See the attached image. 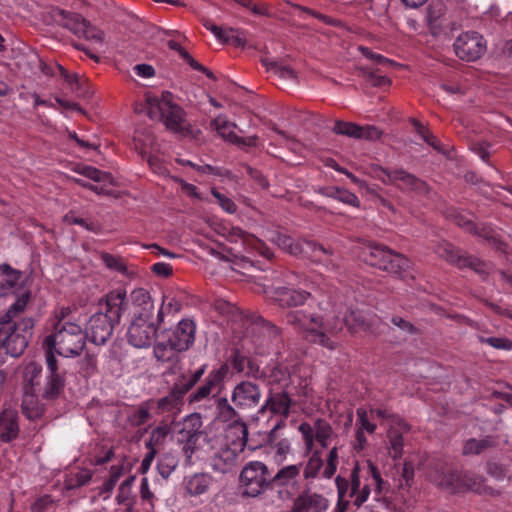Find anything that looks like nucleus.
Returning a JSON list of instances; mask_svg holds the SVG:
<instances>
[{
	"label": "nucleus",
	"mask_w": 512,
	"mask_h": 512,
	"mask_svg": "<svg viewBox=\"0 0 512 512\" xmlns=\"http://www.w3.org/2000/svg\"><path fill=\"white\" fill-rule=\"evenodd\" d=\"M217 419L221 422L228 423V425H236L241 423V416L236 409L229 403L226 397H218L215 400Z\"/></svg>",
	"instance_id": "obj_34"
},
{
	"label": "nucleus",
	"mask_w": 512,
	"mask_h": 512,
	"mask_svg": "<svg viewBox=\"0 0 512 512\" xmlns=\"http://www.w3.org/2000/svg\"><path fill=\"white\" fill-rule=\"evenodd\" d=\"M157 327L153 320L132 319L128 328V343L136 348H148L155 341Z\"/></svg>",
	"instance_id": "obj_15"
},
{
	"label": "nucleus",
	"mask_w": 512,
	"mask_h": 512,
	"mask_svg": "<svg viewBox=\"0 0 512 512\" xmlns=\"http://www.w3.org/2000/svg\"><path fill=\"white\" fill-rule=\"evenodd\" d=\"M211 484L212 477L206 473H195L184 479V488L189 496H200L206 493Z\"/></svg>",
	"instance_id": "obj_30"
},
{
	"label": "nucleus",
	"mask_w": 512,
	"mask_h": 512,
	"mask_svg": "<svg viewBox=\"0 0 512 512\" xmlns=\"http://www.w3.org/2000/svg\"><path fill=\"white\" fill-rule=\"evenodd\" d=\"M210 396H212L215 400L217 398L216 394H212L208 389L200 385L198 388H196L193 392L189 394L188 402L189 404L193 405L208 399Z\"/></svg>",
	"instance_id": "obj_62"
},
{
	"label": "nucleus",
	"mask_w": 512,
	"mask_h": 512,
	"mask_svg": "<svg viewBox=\"0 0 512 512\" xmlns=\"http://www.w3.org/2000/svg\"><path fill=\"white\" fill-rule=\"evenodd\" d=\"M131 300L133 306V318L153 320L154 304L150 293L143 289L137 288L131 292Z\"/></svg>",
	"instance_id": "obj_25"
},
{
	"label": "nucleus",
	"mask_w": 512,
	"mask_h": 512,
	"mask_svg": "<svg viewBox=\"0 0 512 512\" xmlns=\"http://www.w3.org/2000/svg\"><path fill=\"white\" fill-rule=\"evenodd\" d=\"M54 17L59 25L72 31L78 37H84L99 43L104 39V33L101 30L91 26L88 21L77 13L57 9Z\"/></svg>",
	"instance_id": "obj_12"
},
{
	"label": "nucleus",
	"mask_w": 512,
	"mask_h": 512,
	"mask_svg": "<svg viewBox=\"0 0 512 512\" xmlns=\"http://www.w3.org/2000/svg\"><path fill=\"white\" fill-rule=\"evenodd\" d=\"M206 371V365H202L195 371H188L179 375L172 386V390L184 400V396L196 385Z\"/></svg>",
	"instance_id": "obj_29"
},
{
	"label": "nucleus",
	"mask_w": 512,
	"mask_h": 512,
	"mask_svg": "<svg viewBox=\"0 0 512 512\" xmlns=\"http://www.w3.org/2000/svg\"><path fill=\"white\" fill-rule=\"evenodd\" d=\"M338 458V448L333 447L332 449H330L326 458V463L322 473L324 478L330 479L336 473L338 466Z\"/></svg>",
	"instance_id": "obj_54"
},
{
	"label": "nucleus",
	"mask_w": 512,
	"mask_h": 512,
	"mask_svg": "<svg viewBox=\"0 0 512 512\" xmlns=\"http://www.w3.org/2000/svg\"><path fill=\"white\" fill-rule=\"evenodd\" d=\"M228 41L235 47H244L246 45V31L238 28L229 27Z\"/></svg>",
	"instance_id": "obj_60"
},
{
	"label": "nucleus",
	"mask_w": 512,
	"mask_h": 512,
	"mask_svg": "<svg viewBox=\"0 0 512 512\" xmlns=\"http://www.w3.org/2000/svg\"><path fill=\"white\" fill-rule=\"evenodd\" d=\"M456 55L465 61H476L480 58V38L477 33L461 34L454 43Z\"/></svg>",
	"instance_id": "obj_23"
},
{
	"label": "nucleus",
	"mask_w": 512,
	"mask_h": 512,
	"mask_svg": "<svg viewBox=\"0 0 512 512\" xmlns=\"http://www.w3.org/2000/svg\"><path fill=\"white\" fill-rule=\"evenodd\" d=\"M379 179L385 184L396 185L403 191L414 192L417 195H425L429 192L426 182L402 168H381Z\"/></svg>",
	"instance_id": "obj_13"
},
{
	"label": "nucleus",
	"mask_w": 512,
	"mask_h": 512,
	"mask_svg": "<svg viewBox=\"0 0 512 512\" xmlns=\"http://www.w3.org/2000/svg\"><path fill=\"white\" fill-rule=\"evenodd\" d=\"M357 422H356V426H357V429L356 430H361V431H366L370 434H373L376 430V424L372 423L369 418H368V414H367V411L363 408H360V409H357Z\"/></svg>",
	"instance_id": "obj_57"
},
{
	"label": "nucleus",
	"mask_w": 512,
	"mask_h": 512,
	"mask_svg": "<svg viewBox=\"0 0 512 512\" xmlns=\"http://www.w3.org/2000/svg\"><path fill=\"white\" fill-rule=\"evenodd\" d=\"M87 334L75 317L74 309L61 307L55 311L50 333L43 339L47 365V385L43 396L47 400L57 398L64 388V375L59 371L55 354L64 357L79 356L84 350Z\"/></svg>",
	"instance_id": "obj_1"
},
{
	"label": "nucleus",
	"mask_w": 512,
	"mask_h": 512,
	"mask_svg": "<svg viewBox=\"0 0 512 512\" xmlns=\"http://www.w3.org/2000/svg\"><path fill=\"white\" fill-rule=\"evenodd\" d=\"M409 430V425L404 429L403 425L397 424L391 426L387 431V438L389 441V455L394 459H400L403 455L404 439L403 433Z\"/></svg>",
	"instance_id": "obj_33"
},
{
	"label": "nucleus",
	"mask_w": 512,
	"mask_h": 512,
	"mask_svg": "<svg viewBox=\"0 0 512 512\" xmlns=\"http://www.w3.org/2000/svg\"><path fill=\"white\" fill-rule=\"evenodd\" d=\"M246 436L247 428L245 424H242V437L231 443L223 444L213 453L210 465L214 471L228 473L237 466L240 454L246 445Z\"/></svg>",
	"instance_id": "obj_11"
},
{
	"label": "nucleus",
	"mask_w": 512,
	"mask_h": 512,
	"mask_svg": "<svg viewBox=\"0 0 512 512\" xmlns=\"http://www.w3.org/2000/svg\"><path fill=\"white\" fill-rule=\"evenodd\" d=\"M277 243L291 255L310 258L312 261L335 267L333 252L321 244L313 241H295L287 235H279Z\"/></svg>",
	"instance_id": "obj_9"
},
{
	"label": "nucleus",
	"mask_w": 512,
	"mask_h": 512,
	"mask_svg": "<svg viewBox=\"0 0 512 512\" xmlns=\"http://www.w3.org/2000/svg\"><path fill=\"white\" fill-rule=\"evenodd\" d=\"M178 458L173 453H163L157 460V470L164 479H168L178 466Z\"/></svg>",
	"instance_id": "obj_44"
},
{
	"label": "nucleus",
	"mask_w": 512,
	"mask_h": 512,
	"mask_svg": "<svg viewBox=\"0 0 512 512\" xmlns=\"http://www.w3.org/2000/svg\"><path fill=\"white\" fill-rule=\"evenodd\" d=\"M259 386L251 381L237 384L231 394V400L237 408L247 409L256 407L261 399Z\"/></svg>",
	"instance_id": "obj_18"
},
{
	"label": "nucleus",
	"mask_w": 512,
	"mask_h": 512,
	"mask_svg": "<svg viewBox=\"0 0 512 512\" xmlns=\"http://www.w3.org/2000/svg\"><path fill=\"white\" fill-rule=\"evenodd\" d=\"M100 259L109 270L118 272L124 276L129 275L127 264L121 256L112 255L108 252H101Z\"/></svg>",
	"instance_id": "obj_45"
},
{
	"label": "nucleus",
	"mask_w": 512,
	"mask_h": 512,
	"mask_svg": "<svg viewBox=\"0 0 512 512\" xmlns=\"http://www.w3.org/2000/svg\"><path fill=\"white\" fill-rule=\"evenodd\" d=\"M360 257L368 265L396 274L400 278L410 276V260L382 244L371 243L365 246Z\"/></svg>",
	"instance_id": "obj_6"
},
{
	"label": "nucleus",
	"mask_w": 512,
	"mask_h": 512,
	"mask_svg": "<svg viewBox=\"0 0 512 512\" xmlns=\"http://www.w3.org/2000/svg\"><path fill=\"white\" fill-rule=\"evenodd\" d=\"M428 477L435 485L451 492L473 490L478 492L479 484L477 479L468 473L456 470L451 464L445 461H438L428 473Z\"/></svg>",
	"instance_id": "obj_7"
},
{
	"label": "nucleus",
	"mask_w": 512,
	"mask_h": 512,
	"mask_svg": "<svg viewBox=\"0 0 512 512\" xmlns=\"http://www.w3.org/2000/svg\"><path fill=\"white\" fill-rule=\"evenodd\" d=\"M329 501L321 494L304 491L293 501L290 512H325Z\"/></svg>",
	"instance_id": "obj_22"
},
{
	"label": "nucleus",
	"mask_w": 512,
	"mask_h": 512,
	"mask_svg": "<svg viewBox=\"0 0 512 512\" xmlns=\"http://www.w3.org/2000/svg\"><path fill=\"white\" fill-rule=\"evenodd\" d=\"M75 171L78 174L83 175L95 182H103L108 179V174L106 172H103V171H101L93 166H89V165H83V166L77 167L75 169Z\"/></svg>",
	"instance_id": "obj_53"
},
{
	"label": "nucleus",
	"mask_w": 512,
	"mask_h": 512,
	"mask_svg": "<svg viewBox=\"0 0 512 512\" xmlns=\"http://www.w3.org/2000/svg\"><path fill=\"white\" fill-rule=\"evenodd\" d=\"M293 404V399L286 391L273 392L271 390L264 404L258 410V414L263 415L266 411H269L273 415L280 416L279 420H284L286 423Z\"/></svg>",
	"instance_id": "obj_16"
},
{
	"label": "nucleus",
	"mask_w": 512,
	"mask_h": 512,
	"mask_svg": "<svg viewBox=\"0 0 512 512\" xmlns=\"http://www.w3.org/2000/svg\"><path fill=\"white\" fill-rule=\"evenodd\" d=\"M172 427L168 423H160L157 427H155L146 442V448H156V446L164 443L167 436L171 433Z\"/></svg>",
	"instance_id": "obj_47"
},
{
	"label": "nucleus",
	"mask_w": 512,
	"mask_h": 512,
	"mask_svg": "<svg viewBox=\"0 0 512 512\" xmlns=\"http://www.w3.org/2000/svg\"><path fill=\"white\" fill-rule=\"evenodd\" d=\"M286 323L309 342L318 344L329 350L336 349V343L329 334H337L343 329V325L352 332H357L368 327L363 313L359 310H348L343 320L337 319L333 323L325 321L321 315L309 309H296L286 313Z\"/></svg>",
	"instance_id": "obj_2"
},
{
	"label": "nucleus",
	"mask_w": 512,
	"mask_h": 512,
	"mask_svg": "<svg viewBox=\"0 0 512 512\" xmlns=\"http://www.w3.org/2000/svg\"><path fill=\"white\" fill-rule=\"evenodd\" d=\"M228 374V364H222L220 367L211 370L201 385L208 389L212 394L217 395L222 389Z\"/></svg>",
	"instance_id": "obj_35"
},
{
	"label": "nucleus",
	"mask_w": 512,
	"mask_h": 512,
	"mask_svg": "<svg viewBox=\"0 0 512 512\" xmlns=\"http://www.w3.org/2000/svg\"><path fill=\"white\" fill-rule=\"evenodd\" d=\"M211 127L226 141L232 142L236 139V134L233 129L236 127L235 123L230 122L226 116L219 115L211 121Z\"/></svg>",
	"instance_id": "obj_42"
},
{
	"label": "nucleus",
	"mask_w": 512,
	"mask_h": 512,
	"mask_svg": "<svg viewBox=\"0 0 512 512\" xmlns=\"http://www.w3.org/2000/svg\"><path fill=\"white\" fill-rule=\"evenodd\" d=\"M91 476L86 472L77 473L65 481V487L69 490L81 487L89 482Z\"/></svg>",
	"instance_id": "obj_63"
},
{
	"label": "nucleus",
	"mask_w": 512,
	"mask_h": 512,
	"mask_svg": "<svg viewBox=\"0 0 512 512\" xmlns=\"http://www.w3.org/2000/svg\"><path fill=\"white\" fill-rule=\"evenodd\" d=\"M42 373V367L41 365L30 362L28 363L24 368V381H25V392H32V393H39L44 399H46L43 396V391L46 386L43 387V389L40 387V378ZM47 385V383L45 384Z\"/></svg>",
	"instance_id": "obj_32"
},
{
	"label": "nucleus",
	"mask_w": 512,
	"mask_h": 512,
	"mask_svg": "<svg viewBox=\"0 0 512 512\" xmlns=\"http://www.w3.org/2000/svg\"><path fill=\"white\" fill-rule=\"evenodd\" d=\"M300 276L293 272L285 275V282L288 286L271 287L265 292L267 295L279 304L281 307H299L308 305L311 307V302L314 301L311 293L303 289H295L296 283H301Z\"/></svg>",
	"instance_id": "obj_10"
},
{
	"label": "nucleus",
	"mask_w": 512,
	"mask_h": 512,
	"mask_svg": "<svg viewBox=\"0 0 512 512\" xmlns=\"http://www.w3.org/2000/svg\"><path fill=\"white\" fill-rule=\"evenodd\" d=\"M202 424L200 414L192 413L186 416L182 422L174 425L173 430L176 433L177 442L183 446L192 437V433L195 434L198 429L202 428Z\"/></svg>",
	"instance_id": "obj_28"
},
{
	"label": "nucleus",
	"mask_w": 512,
	"mask_h": 512,
	"mask_svg": "<svg viewBox=\"0 0 512 512\" xmlns=\"http://www.w3.org/2000/svg\"><path fill=\"white\" fill-rule=\"evenodd\" d=\"M234 235L240 238L244 245L249 247L251 250L258 252L263 257L270 259L273 256L272 251L269 247L256 236L240 229H233Z\"/></svg>",
	"instance_id": "obj_36"
},
{
	"label": "nucleus",
	"mask_w": 512,
	"mask_h": 512,
	"mask_svg": "<svg viewBox=\"0 0 512 512\" xmlns=\"http://www.w3.org/2000/svg\"><path fill=\"white\" fill-rule=\"evenodd\" d=\"M332 131L337 135H344L355 139L378 140L382 136V131L374 125L360 126L353 122L336 120Z\"/></svg>",
	"instance_id": "obj_17"
},
{
	"label": "nucleus",
	"mask_w": 512,
	"mask_h": 512,
	"mask_svg": "<svg viewBox=\"0 0 512 512\" xmlns=\"http://www.w3.org/2000/svg\"><path fill=\"white\" fill-rule=\"evenodd\" d=\"M252 333L254 334V343L256 353H269L280 342V330L272 323L266 321L261 316H256L252 323Z\"/></svg>",
	"instance_id": "obj_14"
},
{
	"label": "nucleus",
	"mask_w": 512,
	"mask_h": 512,
	"mask_svg": "<svg viewBox=\"0 0 512 512\" xmlns=\"http://www.w3.org/2000/svg\"><path fill=\"white\" fill-rule=\"evenodd\" d=\"M284 427V420H278L268 433L267 437L270 448L274 453V460L277 463L285 461L292 451L290 440L288 438H283L280 435V430Z\"/></svg>",
	"instance_id": "obj_24"
},
{
	"label": "nucleus",
	"mask_w": 512,
	"mask_h": 512,
	"mask_svg": "<svg viewBox=\"0 0 512 512\" xmlns=\"http://www.w3.org/2000/svg\"><path fill=\"white\" fill-rule=\"evenodd\" d=\"M29 302V293H23L0 319V350L13 357L20 356L33 334L35 319L21 317Z\"/></svg>",
	"instance_id": "obj_4"
},
{
	"label": "nucleus",
	"mask_w": 512,
	"mask_h": 512,
	"mask_svg": "<svg viewBox=\"0 0 512 512\" xmlns=\"http://www.w3.org/2000/svg\"><path fill=\"white\" fill-rule=\"evenodd\" d=\"M486 470L491 477L498 481L503 480L508 472V469L505 465L498 463L496 461L488 462L486 465Z\"/></svg>",
	"instance_id": "obj_59"
},
{
	"label": "nucleus",
	"mask_w": 512,
	"mask_h": 512,
	"mask_svg": "<svg viewBox=\"0 0 512 512\" xmlns=\"http://www.w3.org/2000/svg\"><path fill=\"white\" fill-rule=\"evenodd\" d=\"M205 438V434L201 429H198L195 434L192 433V437L187 440L182 446V450L187 459H190L193 453L199 448V440Z\"/></svg>",
	"instance_id": "obj_56"
},
{
	"label": "nucleus",
	"mask_w": 512,
	"mask_h": 512,
	"mask_svg": "<svg viewBox=\"0 0 512 512\" xmlns=\"http://www.w3.org/2000/svg\"><path fill=\"white\" fill-rule=\"evenodd\" d=\"M151 419V413L149 409L140 405L130 412L128 415V423L133 427H139L146 424Z\"/></svg>",
	"instance_id": "obj_51"
},
{
	"label": "nucleus",
	"mask_w": 512,
	"mask_h": 512,
	"mask_svg": "<svg viewBox=\"0 0 512 512\" xmlns=\"http://www.w3.org/2000/svg\"><path fill=\"white\" fill-rule=\"evenodd\" d=\"M136 112H145L152 120H159L165 126L176 133L188 132V123L184 110L172 101L170 92L162 93L161 97L148 95L140 107H135Z\"/></svg>",
	"instance_id": "obj_5"
},
{
	"label": "nucleus",
	"mask_w": 512,
	"mask_h": 512,
	"mask_svg": "<svg viewBox=\"0 0 512 512\" xmlns=\"http://www.w3.org/2000/svg\"><path fill=\"white\" fill-rule=\"evenodd\" d=\"M53 499L50 495H43L37 498L31 506L32 512H47L53 506Z\"/></svg>",
	"instance_id": "obj_64"
},
{
	"label": "nucleus",
	"mask_w": 512,
	"mask_h": 512,
	"mask_svg": "<svg viewBox=\"0 0 512 512\" xmlns=\"http://www.w3.org/2000/svg\"><path fill=\"white\" fill-rule=\"evenodd\" d=\"M19 434V425L17 415L13 411H4L0 415V440L2 442H11Z\"/></svg>",
	"instance_id": "obj_31"
},
{
	"label": "nucleus",
	"mask_w": 512,
	"mask_h": 512,
	"mask_svg": "<svg viewBox=\"0 0 512 512\" xmlns=\"http://www.w3.org/2000/svg\"><path fill=\"white\" fill-rule=\"evenodd\" d=\"M168 47L171 50H174L178 52L180 57L194 70L202 72L207 77H212V72L209 71L206 67H204L202 64L198 63L177 41L175 40H169L168 41Z\"/></svg>",
	"instance_id": "obj_43"
},
{
	"label": "nucleus",
	"mask_w": 512,
	"mask_h": 512,
	"mask_svg": "<svg viewBox=\"0 0 512 512\" xmlns=\"http://www.w3.org/2000/svg\"><path fill=\"white\" fill-rule=\"evenodd\" d=\"M366 474L368 477L367 480L370 482L366 483L358 492H356V495L353 496V503L357 507H360L367 501L371 493V486H374V490L377 494H382L386 489V483L382 479L378 467L370 460L367 461Z\"/></svg>",
	"instance_id": "obj_20"
},
{
	"label": "nucleus",
	"mask_w": 512,
	"mask_h": 512,
	"mask_svg": "<svg viewBox=\"0 0 512 512\" xmlns=\"http://www.w3.org/2000/svg\"><path fill=\"white\" fill-rule=\"evenodd\" d=\"M315 428V440L322 448H326L333 434L332 426L326 420L319 418L315 420Z\"/></svg>",
	"instance_id": "obj_48"
},
{
	"label": "nucleus",
	"mask_w": 512,
	"mask_h": 512,
	"mask_svg": "<svg viewBox=\"0 0 512 512\" xmlns=\"http://www.w3.org/2000/svg\"><path fill=\"white\" fill-rule=\"evenodd\" d=\"M55 68L59 72L60 76L68 84L71 91L76 93L77 96L87 97L89 95L87 84L77 74H70L67 69L59 64H55Z\"/></svg>",
	"instance_id": "obj_38"
},
{
	"label": "nucleus",
	"mask_w": 512,
	"mask_h": 512,
	"mask_svg": "<svg viewBox=\"0 0 512 512\" xmlns=\"http://www.w3.org/2000/svg\"><path fill=\"white\" fill-rule=\"evenodd\" d=\"M263 65L267 68L268 71L273 72L279 75L284 79H294L296 77L295 71L279 62L270 61L269 59L262 60Z\"/></svg>",
	"instance_id": "obj_50"
},
{
	"label": "nucleus",
	"mask_w": 512,
	"mask_h": 512,
	"mask_svg": "<svg viewBox=\"0 0 512 512\" xmlns=\"http://www.w3.org/2000/svg\"><path fill=\"white\" fill-rule=\"evenodd\" d=\"M128 307L126 291L115 289L102 298L96 311L86 321L84 333L87 340L95 345H104L112 336Z\"/></svg>",
	"instance_id": "obj_3"
},
{
	"label": "nucleus",
	"mask_w": 512,
	"mask_h": 512,
	"mask_svg": "<svg viewBox=\"0 0 512 512\" xmlns=\"http://www.w3.org/2000/svg\"><path fill=\"white\" fill-rule=\"evenodd\" d=\"M183 404V400L171 389L169 394L158 400V408L162 412L179 410Z\"/></svg>",
	"instance_id": "obj_52"
},
{
	"label": "nucleus",
	"mask_w": 512,
	"mask_h": 512,
	"mask_svg": "<svg viewBox=\"0 0 512 512\" xmlns=\"http://www.w3.org/2000/svg\"><path fill=\"white\" fill-rule=\"evenodd\" d=\"M337 492H338V501L349 502V492H350V482L348 479L337 476L335 479Z\"/></svg>",
	"instance_id": "obj_61"
},
{
	"label": "nucleus",
	"mask_w": 512,
	"mask_h": 512,
	"mask_svg": "<svg viewBox=\"0 0 512 512\" xmlns=\"http://www.w3.org/2000/svg\"><path fill=\"white\" fill-rule=\"evenodd\" d=\"M182 352L178 350L177 347H174L171 342L167 339L166 342L159 341L156 343L153 349V353L157 361L165 363V362H175L178 357V353Z\"/></svg>",
	"instance_id": "obj_41"
},
{
	"label": "nucleus",
	"mask_w": 512,
	"mask_h": 512,
	"mask_svg": "<svg viewBox=\"0 0 512 512\" xmlns=\"http://www.w3.org/2000/svg\"><path fill=\"white\" fill-rule=\"evenodd\" d=\"M22 273L18 270L11 268L9 265L0 266V297L8 296L12 294L17 299L23 293H31L29 290L24 289L22 286Z\"/></svg>",
	"instance_id": "obj_19"
},
{
	"label": "nucleus",
	"mask_w": 512,
	"mask_h": 512,
	"mask_svg": "<svg viewBox=\"0 0 512 512\" xmlns=\"http://www.w3.org/2000/svg\"><path fill=\"white\" fill-rule=\"evenodd\" d=\"M291 376V371L286 364H276L266 367L262 371L257 369V374H252L255 379H263L268 385L278 384L284 386Z\"/></svg>",
	"instance_id": "obj_27"
},
{
	"label": "nucleus",
	"mask_w": 512,
	"mask_h": 512,
	"mask_svg": "<svg viewBox=\"0 0 512 512\" xmlns=\"http://www.w3.org/2000/svg\"><path fill=\"white\" fill-rule=\"evenodd\" d=\"M39 393L25 392L22 400V412L29 420H36L44 413L43 406L35 398Z\"/></svg>",
	"instance_id": "obj_39"
},
{
	"label": "nucleus",
	"mask_w": 512,
	"mask_h": 512,
	"mask_svg": "<svg viewBox=\"0 0 512 512\" xmlns=\"http://www.w3.org/2000/svg\"><path fill=\"white\" fill-rule=\"evenodd\" d=\"M324 466L321 451L315 450L310 455L303 471L305 479H314L318 476L319 472Z\"/></svg>",
	"instance_id": "obj_46"
},
{
	"label": "nucleus",
	"mask_w": 512,
	"mask_h": 512,
	"mask_svg": "<svg viewBox=\"0 0 512 512\" xmlns=\"http://www.w3.org/2000/svg\"><path fill=\"white\" fill-rule=\"evenodd\" d=\"M370 414L373 418H377L380 420H389L391 424H401L403 425L404 429L407 428V423L404 422L402 419H400L398 416L391 413L390 410L386 408H372L370 410Z\"/></svg>",
	"instance_id": "obj_55"
},
{
	"label": "nucleus",
	"mask_w": 512,
	"mask_h": 512,
	"mask_svg": "<svg viewBox=\"0 0 512 512\" xmlns=\"http://www.w3.org/2000/svg\"><path fill=\"white\" fill-rule=\"evenodd\" d=\"M196 325L191 319L181 320L168 334V340L178 350H188L195 341Z\"/></svg>",
	"instance_id": "obj_21"
},
{
	"label": "nucleus",
	"mask_w": 512,
	"mask_h": 512,
	"mask_svg": "<svg viewBox=\"0 0 512 512\" xmlns=\"http://www.w3.org/2000/svg\"><path fill=\"white\" fill-rule=\"evenodd\" d=\"M447 218L451 219V221L465 231L477 234V225L474 222V216L471 213L451 209L447 211Z\"/></svg>",
	"instance_id": "obj_40"
},
{
	"label": "nucleus",
	"mask_w": 512,
	"mask_h": 512,
	"mask_svg": "<svg viewBox=\"0 0 512 512\" xmlns=\"http://www.w3.org/2000/svg\"><path fill=\"white\" fill-rule=\"evenodd\" d=\"M243 495L257 497L272 486V474L261 461H249L244 465L239 476Z\"/></svg>",
	"instance_id": "obj_8"
},
{
	"label": "nucleus",
	"mask_w": 512,
	"mask_h": 512,
	"mask_svg": "<svg viewBox=\"0 0 512 512\" xmlns=\"http://www.w3.org/2000/svg\"><path fill=\"white\" fill-rule=\"evenodd\" d=\"M359 50L361 52V54L366 57L367 59L371 60L372 62H374L375 64L377 65H381V66H392L394 65L395 63L384 57L383 55L381 54H378V53H375L373 52L370 48L368 47H364V46H360L359 47Z\"/></svg>",
	"instance_id": "obj_58"
},
{
	"label": "nucleus",
	"mask_w": 512,
	"mask_h": 512,
	"mask_svg": "<svg viewBox=\"0 0 512 512\" xmlns=\"http://www.w3.org/2000/svg\"><path fill=\"white\" fill-rule=\"evenodd\" d=\"M440 257L444 258L451 264H455L460 268L469 267L474 271H478V261L477 259L464 255L460 250L456 249L450 243H444L441 245L437 251Z\"/></svg>",
	"instance_id": "obj_26"
},
{
	"label": "nucleus",
	"mask_w": 512,
	"mask_h": 512,
	"mask_svg": "<svg viewBox=\"0 0 512 512\" xmlns=\"http://www.w3.org/2000/svg\"><path fill=\"white\" fill-rule=\"evenodd\" d=\"M302 464H293L281 468L275 475H272V485L286 487L296 483L300 475Z\"/></svg>",
	"instance_id": "obj_37"
},
{
	"label": "nucleus",
	"mask_w": 512,
	"mask_h": 512,
	"mask_svg": "<svg viewBox=\"0 0 512 512\" xmlns=\"http://www.w3.org/2000/svg\"><path fill=\"white\" fill-rule=\"evenodd\" d=\"M230 364L232 368L238 373L244 372L246 367H248V371L246 372L248 376H252V374H257V369L254 370L250 359L242 355L239 351L233 353Z\"/></svg>",
	"instance_id": "obj_49"
}]
</instances>
